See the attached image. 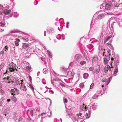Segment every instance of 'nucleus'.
<instances>
[{"mask_svg": "<svg viewBox=\"0 0 122 122\" xmlns=\"http://www.w3.org/2000/svg\"><path fill=\"white\" fill-rule=\"evenodd\" d=\"M46 114V113H42L41 114H40L39 115V116H43V115H45Z\"/></svg>", "mask_w": 122, "mask_h": 122, "instance_id": "obj_43", "label": "nucleus"}, {"mask_svg": "<svg viewBox=\"0 0 122 122\" xmlns=\"http://www.w3.org/2000/svg\"><path fill=\"white\" fill-rule=\"evenodd\" d=\"M3 6L1 5L0 4V9H3Z\"/></svg>", "mask_w": 122, "mask_h": 122, "instance_id": "obj_45", "label": "nucleus"}, {"mask_svg": "<svg viewBox=\"0 0 122 122\" xmlns=\"http://www.w3.org/2000/svg\"><path fill=\"white\" fill-rule=\"evenodd\" d=\"M104 87V86L103 85H102V87Z\"/></svg>", "mask_w": 122, "mask_h": 122, "instance_id": "obj_60", "label": "nucleus"}, {"mask_svg": "<svg viewBox=\"0 0 122 122\" xmlns=\"http://www.w3.org/2000/svg\"><path fill=\"white\" fill-rule=\"evenodd\" d=\"M63 101L64 103H66L68 101L66 98L64 97L63 99Z\"/></svg>", "mask_w": 122, "mask_h": 122, "instance_id": "obj_19", "label": "nucleus"}, {"mask_svg": "<svg viewBox=\"0 0 122 122\" xmlns=\"http://www.w3.org/2000/svg\"><path fill=\"white\" fill-rule=\"evenodd\" d=\"M10 83V81H8V83Z\"/></svg>", "mask_w": 122, "mask_h": 122, "instance_id": "obj_59", "label": "nucleus"}, {"mask_svg": "<svg viewBox=\"0 0 122 122\" xmlns=\"http://www.w3.org/2000/svg\"><path fill=\"white\" fill-rule=\"evenodd\" d=\"M94 85V84L93 83H92L91 84V85L90 86V89H92V88H93V86Z\"/></svg>", "mask_w": 122, "mask_h": 122, "instance_id": "obj_37", "label": "nucleus"}, {"mask_svg": "<svg viewBox=\"0 0 122 122\" xmlns=\"http://www.w3.org/2000/svg\"><path fill=\"white\" fill-rule=\"evenodd\" d=\"M29 86L30 87L32 90H33L34 89V88L32 85L30 84L29 85Z\"/></svg>", "mask_w": 122, "mask_h": 122, "instance_id": "obj_39", "label": "nucleus"}, {"mask_svg": "<svg viewBox=\"0 0 122 122\" xmlns=\"http://www.w3.org/2000/svg\"><path fill=\"white\" fill-rule=\"evenodd\" d=\"M43 72L45 74H46L47 73V71L46 69H44L43 70Z\"/></svg>", "mask_w": 122, "mask_h": 122, "instance_id": "obj_25", "label": "nucleus"}, {"mask_svg": "<svg viewBox=\"0 0 122 122\" xmlns=\"http://www.w3.org/2000/svg\"><path fill=\"white\" fill-rule=\"evenodd\" d=\"M5 49H7V46H5Z\"/></svg>", "mask_w": 122, "mask_h": 122, "instance_id": "obj_55", "label": "nucleus"}, {"mask_svg": "<svg viewBox=\"0 0 122 122\" xmlns=\"http://www.w3.org/2000/svg\"><path fill=\"white\" fill-rule=\"evenodd\" d=\"M86 118H88L89 117V116L88 115V113H86Z\"/></svg>", "mask_w": 122, "mask_h": 122, "instance_id": "obj_32", "label": "nucleus"}, {"mask_svg": "<svg viewBox=\"0 0 122 122\" xmlns=\"http://www.w3.org/2000/svg\"><path fill=\"white\" fill-rule=\"evenodd\" d=\"M107 79L105 78H103L102 80V81L103 82H104L106 81Z\"/></svg>", "mask_w": 122, "mask_h": 122, "instance_id": "obj_27", "label": "nucleus"}, {"mask_svg": "<svg viewBox=\"0 0 122 122\" xmlns=\"http://www.w3.org/2000/svg\"><path fill=\"white\" fill-rule=\"evenodd\" d=\"M10 101V99H9L7 100V101L8 102H9Z\"/></svg>", "mask_w": 122, "mask_h": 122, "instance_id": "obj_53", "label": "nucleus"}, {"mask_svg": "<svg viewBox=\"0 0 122 122\" xmlns=\"http://www.w3.org/2000/svg\"><path fill=\"white\" fill-rule=\"evenodd\" d=\"M100 66L99 65H97V66L96 69V70L94 71V73H95L97 74L98 73L100 70Z\"/></svg>", "mask_w": 122, "mask_h": 122, "instance_id": "obj_4", "label": "nucleus"}, {"mask_svg": "<svg viewBox=\"0 0 122 122\" xmlns=\"http://www.w3.org/2000/svg\"><path fill=\"white\" fill-rule=\"evenodd\" d=\"M89 70L90 71H93L94 70V68L93 67H91L89 68Z\"/></svg>", "mask_w": 122, "mask_h": 122, "instance_id": "obj_35", "label": "nucleus"}, {"mask_svg": "<svg viewBox=\"0 0 122 122\" xmlns=\"http://www.w3.org/2000/svg\"><path fill=\"white\" fill-rule=\"evenodd\" d=\"M5 64L4 63H2L0 65V68H2L4 66Z\"/></svg>", "mask_w": 122, "mask_h": 122, "instance_id": "obj_30", "label": "nucleus"}, {"mask_svg": "<svg viewBox=\"0 0 122 122\" xmlns=\"http://www.w3.org/2000/svg\"><path fill=\"white\" fill-rule=\"evenodd\" d=\"M111 60L112 61V62L113 60H114L113 58H111Z\"/></svg>", "mask_w": 122, "mask_h": 122, "instance_id": "obj_54", "label": "nucleus"}, {"mask_svg": "<svg viewBox=\"0 0 122 122\" xmlns=\"http://www.w3.org/2000/svg\"><path fill=\"white\" fill-rule=\"evenodd\" d=\"M15 82L18 85V84H20V81L19 80H16Z\"/></svg>", "mask_w": 122, "mask_h": 122, "instance_id": "obj_23", "label": "nucleus"}, {"mask_svg": "<svg viewBox=\"0 0 122 122\" xmlns=\"http://www.w3.org/2000/svg\"><path fill=\"white\" fill-rule=\"evenodd\" d=\"M48 53L49 56H51V53L49 51L48 52Z\"/></svg>", "mask_w": 122, "mask_h": 122, "instance_id": "obj_50", "label": "nucleus"}, {"mask_svg": "<svg viewBox=\"0 0 122 122\" xmlns=\"http://www.w3.org/2000/svg\"><path fill=\"white\" fill-rule=\"evenodd\" d=\"M14 49L15 50V47H14Z\"/></svg>", "mask_w": 122, "mask_h": 122, "instance_id": "obj_62", "label": "nucleus"}, {"mask_svg": "<svg viewBox=\"0 0 122 122\" xmlns=\"http://www.w3.org/2000/svg\"><path fill=\"white\" fill-rule=\"evenodd\" d=\"M22 39L24 41H25L27 42L29 40L28 39L26 38H24V37H22Z\"/></svg>", "mask_w": 122, "mask_h": 122, "instance_id": "obj_20", "label": "nucleus"}, {"mask_svg": "<svg viewBox=\"0 0 122 122\" xmlns=\"http://www.w3.org/2000/svg\"><path fill=\"white\" fill-rule=\"evenodd\" d=\"M10 71V69L9 68H8L7 69L6 71V72L4 73V74H5L7 72H9Z\"/></svg>", "mask_w": 122, "mask_h": 122, "instance_id": "obj_34", "label": "nucleus"}, {"mask_svg": "<svg viewBox=\"0 0 122 122\" xmlns=\"http://www.w3.org/2000/svg\"><path fill=\"white\" fill-rule=\"evenodd\" d=\"M115 2L114 1H112V5L113 7H115L116 6V5H115L114 4Z\"/></svg>", "mask_w": 122, "mask_h": 122, "instance_id": "obj_33", "label": "nucleus"}, {"mask_svg": "<svg viewBox=\"0 0 122 122\" xmlns=\"http://www.w3.org/2000/svg\"><path fill=\"white\" fill-rule=\"evenodd\" d=\"M29 46V45L28 44H26L25 43H24L23 44V46L24 48H26L27 47H28Z\"/></svg>", "mask_w": 122, "mask_h": 122, "instance_id": "obj_14", "label": "nucleus"}, {"mask_svg": "<svg viewBox=\"0 0 122 122\" xmlns=\"http://www.w3.org/2000/svg\"><path fill=\"white\" fill-rule=\"evenodd\" d=\"M98 97V96L97 95H95L93 97H92L94 99H96Z\"/></svg>", "mask_w": 122, "mask_h": 122, "instance_id": "obj_31", "label": "nucleus"}, {"mask_svg": "<svg viewBox=\"0 0 122 122\" xmlns=\"http://www.w3.org/2000/svg\"><path fill=\"white\" fill-rule=\"evenodd\" d=\"M10 92L11 93V94L12 95H14V93H15V90L14 89H12L10 90Z\"/></svg>", "mask_w": 122, "mask_h": 122, "instance_id": "obj_15", "label": "nucleus"}, {"mask_svg": "<svg viewBox=\"0 0 122 122\" xmlns=\"http://www.w3.org/2000/svg\"><path fill=\"white\" fill-rule=\"evenodd\" d=\"M10 69V72L14 71L15 70L14 68H12L11 69Z\"/></svg>", "mask_w": 122, "mask_h": 122, "instance_id": "obj_36", "label": "nucleus"}, {"mask_svg": "<svg viewBox=\"0 0 122 122\" xmlns=\"http://www.w3.org/2000/svg\"><path fill=\"white\" fill-rule=\"evenodd\" d=\"M75 57L76 58V61H77L79 62L81 59V56L79 55H77L75 56Z\"/></svg>", "mask_w": 122, "mask_h": 122, "instance_id": "obj_3", "label": "nucleus"}, {"mask_svg": "<svg viewBox=\"0 0 122 122\" xmlns=\"http://www.w3.org/2000/svg\"><path fill=\"white\" fill-rule=\"evenodd\" d=\"M28 77L30 82H31L32 78L31 76L30 75L28 76Z\"/></svg>", "mask_w": 122, "mask_h": 122, "instance_id": "obj_38", "label": "nucleus"}, {"mask_svg": "<svg viewBox=\"0 0 122 122\" xmlns=\"http://www.w3.org/2000/svg\"><path fill=\"white\" fill-rule=\"evenodd\" d=\"M61 69L62 71H67L66 69L63 67H62L61 68Z\"/></svg>", "mask_w": 122, "mask_h": 122, "instance_id": "obj_26", "label": "nucleus"}, {"mask_svg": "<svg viewBox=\"0 0 122 122\" xmlns=\"http://www.w3.org/2000/svg\"><path fill=\"white\" fill-rule=\"evenodd\" d=\"M20 81H21V82L20 83V84L21 85L23 84V83H22L23 81V80H20Z\"/></svg>", "mask_w": 122, "mask_h": 122, "instance_id": "obj_47", "label": "nucleus"}, {"mask_svg": "<svg viewBox=\"0 0 122 122\" xmlns=\"http://www.w3.org/2000/svg\"><path fill=\"white\" fill-rule=\"evenodd\" d=\"M107 14L108 15H113V13H108Z\"/></svg>", "mask_w": 122, "mask_h": 122, "instance_id": "obj_44", "label": "nucleus"}, {"mask_svg": "<svg viewBox=\"0 0 122 122\" xmlns=\"http://www.w3.org/2000/svg\"><path fill=\"white\" fill-rule=\"evenodd\" d=\"M1 31H0V32H1V31H3V30H4V29H1Z\"/></svg>", "mask_w": 122, "mask_h": 122, "instance_id": "obj_58", "label": "nucleus"}, {"mask_svg": "<svg viewBox=\"0 0 122 122\" xmlns=\"http://www.w3.org/2000/svg\"><path fill=\"white\" fill-rule=\"evenodd\" d=\"M22 120V118H20L19 119V121H21Z\"/></svg>", "mask_w": 122, "mask_h": 122, "instance_id": "obj_49", "label": "nucleus"}, {"mask_svg": "<svg viewBox=\"0 0 122 122\" xmlns=\"http://www.w3.org/2000/svg\"><path fill=\"white\" fill-rule=\"evenodd\" d=\"M20 88L23 91H25L26 90V87L23 84L21 85Z\"/></svg>", "mask_w": 122, "mask_h": 122, "instance_id": "obj_10", "label": "nucleus"}, {"mask_svg": "<svg viewBox=\"0 0 122 122\" xmlns=\"http://www.w3.org/2000/svg\"><path fill=\"white\" fill-rule=\"evenodd\" d=\"M86 63V61H82L80 62V64L81 65H83Z\"/></svg>", "mask_w": 122, "mask_h": 122, "instance_id": "obj_21", "label": "nucleus"}, {"mask_svg": "<svg viewBox=\"0 0 122 122\" xmlns=\"http://www.w3.org/2000/svg\"><path fill=\"white\" fill-rule=\"evenodd\" d=\"M0 92L3 95H4L5 93L4 91L2 89L0 90Z\"/></svg>", "mask_w": 122, "mask_h": 122, "instance_id": "obj_22", "label": "nucleus"}, {"mask_svg": "<svg viewBox=\"0 0 122 122\" xmlns=\"http://www.w3.org/2000/svg\"><path fill=\"white\" fill-rule=\"evenodd\" d=\"M112 62H111V63H110V65H111V68H112V69L113 68V66H112Z\"/></svg>", "mask_w": 122, "mask_h": 122, "instance_id": "obj_46", "label": "nucleus"}, {"mask_svg": "<svg viewBox=\"0 0 122 122\" xmlns=\"http://www.w3.org/2000/svg\"><path fill=\"white\" fill-rule=\"evenodd\" d=\"M106 68H107L108 70L110 71L112 70V69H112V68H111V66H110L109 65H107Z\"/></svg>", "mask_w": 122, "mask_h": 122, "instance_id": "obj_18", "label": "nucleus"}, {"mask_svg": "<svg viewBox=\"0 0 122 122\" xmlns=\"http://www.w3.org/2000/svg\"><path fill=\"white\" fill-rule=\"evenodd\" d=\"M14 89H15V91H18V89H17V88H14Z\"/></svg>", "mask_w": 122, "mask_h": 122, "instance_id": "obj_51", "label": "nucleus"}, {"mask_svg": "<svg viewBox=\"0 0 122 122\" xmlns=\"http://www.w3.org/2000/svg\"><path fill=\"white\" fill-rule=\"evenodd\" d=\"M83 76V77L84 78H86L89 75L87 73H85L84 74Z\"/></svg>", "mask_w": 122, "mask_h": 122, "instance_id": "obj_17", "label": "nucleus"}, {"mask_svg": "<svg viewBox=\"0 0 122 122\" xmlns=\"http://www.w3.org/2000/svg\"><path fill=\"white\" fill-rule=\"evenodd\" d=\"M15 66L16 65L13 62H12L9 65V68L11 69L12 68H14L15 67Z\"/></svg>", "mask_w": 122, "mask_h": 122, "instance_id": "obj_5", "label": "nucleus"}, {"mask_svg": "<svg viewBox=\"0 0 122 122\" xmlns=\"http://www.w3.org/2000/svg\"><path fill=\"white\" fill-rule=\"evenodd\" d=\"M98 58L96 56H94L92 60V63L93 64L97 63L98 61Z\"/></svg>", "mask_w": 122, "mask_h": 122, "instance_id": "obj_2", "label": "nucleus"}, {"mask_svg": "<svg viewBox=\"0 0 122 122\" xmlns=\"http://www.w3.org/2000/svg\"><path fill=\"white\" fill-rule=\"evenodd\" d=\"M112 42V41H109L107 43V44L108 45H111V43Z\"/></svg>", "mask_w": 122, "mask_h": 122, "instance_id": "obj_42", "label": "nucleus"}, {"mask_svg": "<svg viewBox=\"0 0 122 122\" xmlns=\"http://www.w3.org/2000/svg\"><path fill=\"white\" fill-rule=\"evenodd\" d=\"M72 74V72L71 71H68V73H67V75H68L69 76H71V75Z\"/></svg>", "mask_w": 122, "mask_h": 122, "instance_id": "obj_24", "label": "nucleus"}, {"mask_svg": "<svg viewBox=\"0 0 122 122\" xmlns=\"http://www.w3.org/2000/svg\"><path fill=\"white\" fill-rule=\"evenodd\" d=\"M111 77L109 78L108 79V80L106 82V85H107L109 84V82H110L111 80Z\"/></svg>", "mask_w": 122, "mask_h": 122, "instance_id": "obj_16", "label": "nucleus"}, {"mask_svg": "<svg viewBox=\"0 0 122 122\" xmlns=\"http://www.w3.org/2000/svg\"><path fill=\"white\" fill-rule=\"evenodd\" d=\"M111 51L109 49L107 51V52H104L103 53L104 56H105V57H109V56L111 55L110 54Z\"/></svg>", "mask_w": 122, "mask_h": 122, "instance_id": "obj_1", "label": "nucleus"}, {"mask_svg": "<svg viewBox=\"0 0 122 122\" xmlns=\"http://www.w3.org/2000/svg\"><path fill=\"white\" fill-rule=\"evenodd\" d=\"M111 38V36H110L106 37L104 40V43H105L107 41H108Z\"/></svg>", "mask_w": 122, "mask_h": 122, "instance_id": "obj_12", "label": "nucleus"}, {"mask_svg": "<svg viewBox=\"0 0 122 122\" xmlns=\"http://www.w3.org/2000/svg\"><path fill=\"white\" fill-rule=\"evenodd\" d=\"M4 13L6 15H8L11 12V10H7L5 9L3 11Z\"/></svg>", "mask_w": 122, "mask_h": 122, "instance_id": "obj_6", "label": "nucleus"}, {"mask_svg": "<svg viewBox=\"0 0 122 122\" xmlns=\"http://www.w3.org/2000/svg\"><path fill=\"white\" fill-rule=\"evenodd\" d=\"M5 25V24H3L1 22H0V26H1L2 27H3Z\"/></svg>", "mask_w": 122, "mask_h": 122, "instance_id": "obj_40", "label": "nucleus"}, {"mask_svg": "<svg viewBox=\"0 0 122 122\" xmlns=\"http://www.w3.org/2000/svg\"><path fill=\"white\" fill-rule=\"evenodd\" d=\"M105 15H104L101 14L98 15V17L99 19H101L105 17Z\"/></svg>", "mask_w": 122, "mask_h": 122, "instance_id": "obj_11", "label": "nucleus"}, {"mask_svg": "<svg viewBox=\"0 0 122 122\" xmlns=\"http://www.w3.org/2000/svg\"><path fill=\"white\" fill-rule=\"evenodd\" d=\"M11 82H12V83H13V82H14V81H11Z\"/></svg>", "mask_w": 122, "mask_h": 122, "instance_id": "obj_63", "label": "nucleus"}, {"mask_svg": "<svg viewBox=\"0 0 122 122\" xmlns=\"http://www.w3.org/2000/svg\"><path fill=\"white\" fill-rule=\"evenodd\" d=\"M60 85L62 86H65V85L64 84L61 83L60 84Z\"/></svg>", "mask_w": 122, "mask_h": 122, "instance_id": "obj_48", "label": "nucleus"}, {"mask_svg": "<svg viewBox=\"0 0 122 122\" xmlns=\"http://www.w3.org/2000/svg\"><path fill=\"white\" fill-rule=\"evenodd\" d=\"M6 79V77H5V78H4L3 79V80H5V79Z\"/></svg>", "mask_w": 122, "mask_h": 122, "instance_id": "obj_57", "label": "nucleus"}, {"mask_svg": "<svg viewBox=\"0 0 122 122\" xmlns=\"http://www.w3.org/2000/svg\"><path fill=\"white\" fill-rule=\"evenodd\" d=\"M2 12H1V11H0V15H1L2 14Z\"/></svg>", "mask_w": 122, "mask_h": 122, "instance_id": "obj_56", "label": "nucleus"}, {"mask_svg": "<svg viewBox=\"0 0 122 122\" xmlns=\"http://www.w3.org/2000/svg\"><path fill=\"white\" fill-rule=\"evenodd\" d=\"M9 76H7V78H6V79L7 80H8V79H9Z\"/></svg>", "mask_w": 122, "mask_h": 122, "instance_id": "obj_52", "label": "nucleus"}, {"mask_svg": "<svg viewBox=\"0 0 122 122\" xmlns=\"http://www.w3.org/2000/svg\"><path fill=\"white\" fill-rule=\"evenodd\" d=\"M29 66H27V67H26V68H29Z\"/></svg>", "mask_w": 122, "mask_h": 122, "instance_id": "obj_64", "label": "nucleus"}, {"mask_svg": "<svg viewBox=\"0 0 122 122\" xmlns=\"http://www.w3.org/2000/svg\"><path fill=\"white\" fill-rule=\"evenodd\" d=\"M108 58V60L107 59V57H105V58H104V61L105 65L107 64L108 63V61L110 60L109 57Z\"/></svg>", "mask_w": 122, "mask_h": 122, "instance_id": "obj_7", "label": "nucleus"}, {"mask_svg": "<svg viewBox=\"0 0 122 122\" xmlns=\"http://www.w3.org/2000/svg\"><path fill=\"white\" fill-rule=\"evenodd\" d=\"M82 114L81 113H79L77 114L76 115V116L77 117H79V116H81V115Z\"/></svg>", "mask_w": 122, "mask_h": 122, "instance_id": "obj_41", "label": "nucleus"}, {"mask_svg": "<svg viewBox=\"0 0 122 122\" xmlns=\"http://www.w3.org/2000/svg\"><path fill=\"white\" fill-rule=\"evenodd\" d=\"M0 87H1V85L0 84Z\"/></svg>", "mask_w": 122, "mask_h": 122, "instance_id": "obj_61", "label": "nucleus"}, {"mask_svg": "<svg viewBox=\"0 0 122 122\" xmlns=\"http://www.w3.org/2000/svg\"><path fill=\"white\" fill-rule=\"evenodd\" d=\"M111 5L108 4H106L105 6V9L107 10H108L110 9V8Z\"/></svg>", "mask_w": 122, "mask_h": 122, "instance_id": "obj_9", "label": "nucleus"}, {"mask_svg": "<svg viewBox=\"0 0 122 122\" xmlns=\"http://www.w3.org/2000/svg\"><path fill=\"white\" fill-rule=\"evenodd\" d=\"M16 41H15V44L16 46H18L19 45V42L20 41V40L18 38L16 39Z\"/></svg>", "mask_w": 122, "mask_h": 122, "instance_id": "obj_8", "label": "nucleus"}, {"mask_svg": "<svg viewBox=\"0 0 122 122\" xmlns=\"http://www.w3.org/2000/svg\"><path fill=\"white\" fill-rule=\"evenodd\" d=\"M118 72V69L117 66L115 68V69L114 71V74H116Z\"/></svg>", "mask_w": 122, "mask_h": 122, "instance_id": "obj_13", "label": "nucleus"}, {"mask_svg": "<svg viewBox=\"0 0 122 122\" xmlns=\"http://www.w3.org/2000/svg\"><path fill=\"white\" fill-rule=\"evenodd\" d=\"M12 100L14 101L15 102L17 101L16 98L15 97L13 98L12 99Z\"/></svg>", "mask_w": 122, "mask_h": 122, "instance_id": "obj_29", "label": "nucleus"}, {"mask_svg": "<svg viewBox=\"0 0 122 122\" xmlns=\"http://www.w3.org/2000/svg\"><path fill=\"white\" fill-rule=\"evenodd\" d=\"M104 71L105 72L107 73L108 71V69L106 67H105L104 69Z\"/></svg>", "mask_w": 122, "mask_h": 122, "instance_id": "obj_28", "label": "nucleus"}]
</instances>
